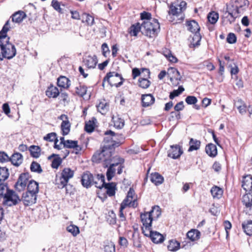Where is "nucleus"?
<instances>
[{
    "mask_svg": "<svg viewBox=\"0 0 252 252\" xmlns=\"http://www.w3.org/2000/svg\"><path fill=\"white\" fill-rule=\"evenodd\" d=\"M159 23L158 20L145 21L142 24V32L147 36H155L159 30Z\"/></svg>",
    "mask_w": 252,
    "mask_h": 252,
    "instance_id": "nucleus-1",
    "label": "nucleus"
},
{
    "mask_svg": "<svg viewBox=\"0 0 252 252\" xmlns=\"http://www.w3.org/2000/svg\"><path fill=\"white\" fill-rule=\"evenodd\" d=\"M111 154L110 150L105 147H103L101 151H97L92 157V161L94 162L99 163L103 162V166L108 167L111 160Z\"/></svg>",
    "mask_w": 252,
    "mask_h": 252,
    "instance_id": "nucleus-2",
    "label": "nucleus"
},
{
    "mask_svg": "<svg viewBox=\"0 0 252 252\" xmlns=\"http://www.w3.org/2000/svg\"><path fill=\"white\" fill-rule=\"evenodd\" d=\"M124 80L121 74L116 72H110L103 78L102 86H104V82L107 81L111 86L119 87L123 84Z\"/></svg>",
    "mask_w": 252,
    "mask_h": 252,
    "instance_id": "nucleus-3",
    "label": "nucleus"
},
{
    "mask_svg": "<svg viewBox=\"0 0 252 252\" xmlns=\"http://www.w3.org/2000/svg\"><path fill=\"white\" fill-rule=\"evenodd\" d=\"M74 175V171L69 168H65L62 172V175L59 180H57V184L59 188L64 187L68 182L70 179Z\"/></svg>",
    "mask_w": 252,
    "mask_h": 252,
    "instance_id": "nucleus-4",
    "label": "nucleus"
},
{
    "mask_svg": "<svg viewBox=\"0 0 252 252\" xmlns=\"http://www.w3.org/2000/svg\"><path fill=\"white\" fill-rule=\"evenodd\" d=\"M169 7L168 15L170 16L169 21H173L175 18H178V20H182L184 19L181 9H179L178 6V2L176 1H171Z\"/></svg>",
    "mask_w": 252,
    "mask_h": 252,
    "instance_id": "nucleus-5",
    "label": "nucleus"
},
{
    "mask_svg": "<svg viewBox=\"0 0 252 252\" xmlns=\"http://www.w3.org/2000/svg\"><path fill=\"white\" fill-rule=\"evenodd\" d=\"M9 21L8 20L3 26L0 32V60L3 59L4 43L7 42V32L10 29Z\"/></svg>",
    "mask_w": 252,
    "mask_h": 252,
    "instance_id": "nucleus-6",
    "label": "nucleus"
},
{
    "mask_svg": "<svg viewBox=\"0 0 252 252\" xmlns=\"http://www.w3.org/2000/svg\"><path fill=\"white\" fill-rule=\"evenodd\" d=\"M3 199V204L8 206L15 205L21 201L19 196L13 190L10 189Z\"/></svg>",
    "mask_w": 252,
    "mask_h": 252,
    "instance_id": "nucleus-7",
    "label": "nucleus"
},
{
    "mask_svg": "<svg viewBox=\"0 0 252 252\" xmlns=\"http://www.w3.org/2000/svg\"><path fill=\"white\" fill-rule=\"evenodd\" d=\"M7 42L4 43L3 58L11 59L13 58L16 54L15 47L13 44L9 43V37H7Z\"/></svg>",
    "mask_w": 252,
    "mask_h": 252,
    "instance_id": "nucleus-8",
    "label": "nucleus"
},
{
    "mask_svg": "<svg viewBox=\"0 0 252 252\" xmlns=\"http://www.w3.org/2000/svg\"><path fill=\"white\" fill-rule=\"evenodd\" d=\"M242 202L245 206L244 212L248 215H252V193H247L243 195Z\"/></svg>",
    "mask_w": 252,
    "mask_h": 252,
    "instance_id": "nucleus-9",
    "label": "nucleus"
},
{
    "mask_svg": "<svg viewBox=\"0 0 252 252\" xmlns=\"http://www.w3.org/2000/svg\"><path fill=\"white\" fill-rule=\"evenodd\" d=\"M28 175L26 173L21 174L15 185L16 190L19 192L23 191L28 185Z\"/></svg>",
    "mask_w": 252,
    "mask_h": 252,
    "instance_id": "nucleus-10",
    "label": "nucleus"
},
{
    "mask_svg": "<svg viewBox=\"0 0 252 252\" xmlns=\"http://www.w3.org/2000/svg\"><path fill=\"white\" fill-rule=\"evenodd\" d=\"M143 233L145 236H150L154 243H161L163 242L164 240V238L161 234L157 231H152V228L146 232H145V230L143 229Z\"/></svg>",
    "mask_w": 252,
    "mask_h": 252,
    "instance_id": "nucleus-11",
    "label": "nucleus"
},
{
    "mask_svg": "<svg viewBox=\"0 0 252 252\" xmlns=\"http://www.w3.org/2000/svg\"><path fill=\"white\" fill-rule=\"evenodd\" d=\"M140 218L144 226V227L142 228V230L144 229L145 232H146L151 229L153 218L151 217L149 213L145 212L141 214Z\"/></svg>",
    "mask_w": 252,
    "mask_h": 252,
    "instance_id": "nucleus-12",
    "label": "nucleus"
},
{
    "mask_svg": "<svg viewBox=\"0 0 252 252\" xmlns=\"http://www.w3.org/2000/svg\"><path fill=\"white\" fill-rule=\"evenodd\" d=\"M36 198L37 195L27 191L23 194L21 200L25 205L29 206L36 202Z\"/></svg>",
    "mask_w": 252,
    "mask_h": 252,
    "instance_id": "nucleus-13",
    "label": "nucleus"
},
{
    "mask_svg": "<svg viewBox=\"0 0 252 252\" xmlns=\"http://www.w3.org/2000/svg\"><path fill=\"white\" fill-rule=\"evenodd\" d=\"M183 153V152L179 145H171L170 149L168 151V157L176 159L179 158Z\"/></svg>",
    "mask_w": 252,
    "mask_h": 252,
    "instance_id": "nucleus-14",
    "label": "nucleus"
},
{
    "mask_svg": "<svg viewBox=\"0 0 252 252\" xmlns=\"http://www.w3.org/2000/svg\"><path fill=\"white\" fill-rule=\"evenodd\" d=\"M94 176L89 171L84 173L82 176L81 183L83 187L88 188L93 185Z\"/></svg>",
    "mask_w": 252,
    "mask_h": 252,
    "instance_id": "nucleus-15",
    "label": "nucleus"
},
{
    "mask_svg": "<svg viewBox=\"0 0 252 252\" xmlns=\"http://www.w3.org/2000/svg\"><path fill=\"white\" fill-rule=\"evenodd\" d=\"M236 18V16H235L234 12L231 11L230 8H227V10L223 17L222 22L225 25L227 24H231L235 21Z\"/></svg>",
    "mask_w": 252,
    "mask_h": 252,
    "instance_id": "nucleus-16",
    "label": "nucleus"
},
{
    "mask_svg": "<svg viewBox=\"0 0 252 252\" xmlns=\"http://www.w3.org/2000/svg\"><path fill=\"white\" fill-rule=\"evenodd\" d=\"M242 187L246 192L252 191V176L250 175L243 177Z\"/></svg>",
    "mask_w": 252,
    "mask_h": 252,
    "instance_id": "nucleus-17",
    "label": "nucleus"
},
{
    "mask_svg": "<svg viewBox=\"0 0 252 252\" xmlns=\"http://www.w3.org/2000/svg\"><path fill=\"white\" fill-rule=\"evenodd\" d=\"M142 105L147 107L154 104L155 97L151 94H143L141 96Z\"/></svg>",
    "mask_w": 252,
    "mask_h": 252,
    "instance_id": "nucleus-18",
    "label": "nucleus"
},
{
    "mask_svg": "<svg viewBox=\"0 0 252 252\" xmlns=\"http://www.w3.org/2000/svg\"><path fill=\"white\" fill-rule=\"evenodd\" d=\"M93 185L98 189H102L105 184V177L103 174H97L96 176L94 177Z\"/></svg>",
    "mask_w": 252,
    "mask_h": 252,
    "instance_id": "nucleus-19",
    "label": "nucleus"
},
{
    "mask_svg": "<svg viewBox=\"0 0 252 252\" xmlns=\"http://www.w3.org/2000/svg\"><path fill=\"white\" fill-rule=\"evenodd\" d=\"M84 62L88 68H94L97 63V59L95 56H88L84 59Z\"/></svg>",
    "mask_w": 252,
    "mask_h": 252,
    "instance_id": "nucleus-20",
    "label": "nucleus"
},
{
    "mask_svg": "<svg viewBox=\"0 0 252 252\" xmlns=\"http://www.w3.org/2000/svg\"><path fill=\"white\" fill-rule=\"evenodd\" d=\"M105 137L104 138V141L105 143H111V145H113V142L116 141L117 138L116 137L118 135L112 130H107L105 132Z\"/></svg>",
    "mask_w": 252,
    "mask_h": 252,
    "instance_id": "nucleus-21",
    "label": "nucleus"
},
{
    "mask_svg": "<svg viewBox=\"0 0 252 252\" xmlns=\"http://www.w3.org/2000/svg\"><path fill=\"white\" fill-rule=\"evenodd\" d=\"M27 191L37 195L39 191L38 183L32 180L29 181L27 185Z\"/></svg>",
    "mask_w": 252,
    "mask_h": 252,
    "instance_id": "nucleus-22",
    "label": "nucleus"
},
{
    "mask_svg": "<svg viewBox=\"0 0 252 252\" xmlns=\"http://www.w3.org/2000/svg\"><path fill=\"white\" fill-rule=\"evenodd\" d=\"M23 156L19 153H14L10 157V161L12 164L16 166H19L23 162Z\"/></svg>",
    "mask_w": 252,
    "mask_h": 252,
    "instance_id": "nucleus-23",
    "label": "nucleus"
},
{
    "mask_svg": "<svg viewBox=\"0 0 252 252\" xmlns=\"http://www.w3.org/2000/svg\"><path fill=\"white\" fill-rule=\"evenodd\" d=\"M167 73L169 75H172V77H171L170 79L171 81H172L173 78L178 81H181L182 79V77L181 76L179 71L174 67L169 68Z\"/></svg>",
    "mask_w": 252,
    "mask_h": 252,
    "instance_id": "nucleus-24",
    "label": "nucleus"
},
{
    "mask_svg": "<svg viewBox=\"0 0 252 252\" xmlns=\"http://www.w3.org/2000/svg\"><path fill=\"white\" fill-rule=\"evenodd\" d=\"M59 94L58 89L53 85L49 87L46 91V95L49 97L56 98Z\"/></svg>",
    "mask_w": 252,
    "mask_h": 252,
    "instance_id": "nucleus-25",
    "label": "nucleus"
},
{
    "mask_svg": "<svg viewBox=\"0 0 252 252\" xmlns=\"http://www.w3.org/2000/svg\"><path fill=\"white\" fill-rule=\"evenodd\" d=\"M63 147L75 149V150L77 151L75 152L76 154H78V152L81 150V147L78 145L77 141H73L71 140H66Z\"/></svg>",
    "mask_w": 252,
    "mask_h": 252,
    "instance_id": "nucleus-26",
    "label": "nucleus"
},
{
    "mask_svg": "<svg viewBox=\"0 0 252 252\" xmlns=\"http://www.w3.org/2000/svg\"><path fill=\"white\" fill-rule=\"evenodd\" d=\"M206 153L211 157H215L217 156L218 152L215 145L210 143L206 146Z\"/></svg>",
    "mask_w": 252,
    "mask_h": 252,
    "instance_id": "nucleus-27",
    "label": "nucleus"
},
{
    "mask_svg": "<svg viewBox=\"0 0 252 252\" xmlns=\"http://www.w3.org/2000/svg\"><path fill=\"white\" fill-rule=\"evenodd\" d=\"M187 26L188 27V30L193 33H196L200 30L198 23L194 20L188 21Z\"/></svg>",
    "mask_w": 252,
    "mask_h": 252,
    "instance_id": "nucleus-28",
    "label": "nucleus"
},
{
    "mask_svg": "<svg viewBox=\"0 0 252 252\" xmlns=\"http://www.w3.org/2000/svg\"><path fill=\"white\" fill-rule=\"evenodd\" d=\"M26 17L25 13L22 11H18L12 16V21L13 22L19 23Z\"/></svg>",
    "mask_w": 252,
    "mask_h": 252,
    "instance_id": "nucleus-29",
    "label": "nucleus"
},
{
    "mask_svg": "<svg viewBox=\"0 0 252 252\" xmlns=\"http://www.w3.org/2000/svg\"><path fill=\"white\" fill-rule=\"evenodd\" d=\"M70 80L67 77L61 76L58 79L57 83L59 87L67 89L70 85Z\"/></svg>",
    "mask_w": 252,
    "mask_h": 252,
    "instance_id": "nucleus-30",
    "label": "nucleus"
},
{
    "mask_svg": "<svg viewBox=\"0 0 252 252\" xmlns=\"http://www.w3.org/2000/svg\"><path fill=\"white\" fill-rule=\"evenodd\" d=\"M103 187L107 189L106 192L109 196L115 195L116 190V185L115 183H105Z\"/></svg>",
    "mask_w": 252,
    "mask_h": 252,
    "instance_id": "nucleus-31",
    "label": "nucleus"
},
{
    "mask_svg": "<svg viewBox=\"0 0 252 252\" xmlns=\"http://www.w3.org/2000/svg\"><path fill=\"white\" fill-rule=\"evenodd\" d=\"M151 181L158 186L161 184L164 180L163 177L158 173H152L150 177Z\"/></svg>",
    "mask_w": 252,
    "mask_h": 252,
    "instance_id": "nucleus-32",
    "label": "nucleus"
},
{
    "mask_svg": "<svg viewBox=\"0 0 252 252\" xmlns=\"http://www.w3.org/2000/svg\"><path fill=\"white\" fill-rule=\"evenodd\" d=\"M242 228L247 235H252V220H248L244 221L242 223Z\"/></svg>",
    "mask_w": 252,
    "mask_h": 252,
    "instance_id": "nucleus-33",
    "label": "nucleus"
},
{
    "mask_svg": "<svg viewBox=\"0 0 252 252\" xmlns=\"http://www.w3.org/2000/svg\"><path fill=\"white\" fill-rule=\"evenodd\" d=\"M110 166L108 167L106 172V177L108 181H110L114 176L115 173L116 171L115 168L116 166L118 165V163L109 164Z\"/></svg>",
    "mask_w": 252,
    "mask_h": 252,
    "instance_id": "nucleus-34",
    "label": "nucleus"
},
{
    "mask_svg": "<svg viewBox=\"0 0 252 252\" xmlns=\"http://www.w3.org/2000/svg\"><path fill=\"white\" fill-rule=\"evenodd\" d=\"M53 157H54V158L52 161L51 166L53 168L57 169L61 164L62 159L58 155H56L55 154H53L49 156L48 158V159H51Z\"/></svg>",
    "mask_w": 252,
    "mask_h": 252,
    "instance_id": "nucleus-35",
    "label": "nucleus"
},
{
    "mask_svg": "<svg viewBox=\"0 0 252 252\" xmlns=\"http://www.w3.org/2000/svg\"><path fill=\"white\" fill-rule=\"evenodd\" d=\"M97 111L102 115L105 114L109 110V104L104 102H100L97 106Z\"/></svg>",
    "mask_w": 252,
    "mask_h": 252,
    "instance_id": "nucleus-36",
    "label": "nucleus"
},
{
    "mask_svg": "<svg viewBox=\"0 0 252 252\" xmlns=\"http://www.w3.org/2000/svg\"><path fill=\"white\" fill-rule=\"evenodd\" d=\"M81 19L83 23H86L88 26H92L94 23V17L87 13L82 14L81 16Z\"/></svg>",
    "mask_w": 252,
    "mask_h": 252,
    "instance_id": "nucleus-37",
    "label": "nucleus"
},
{
    "mask_svg": "<svg viewBox=\"0 0 252 252\" xmlns=\"http://www.w3.org/2000/svg\"><path fill=\"white\" fill-rule=\"evenodd\" d=\"M200 232L196 229H193L189 231L187 234V236L188 238L192 241L198 240L200 237Z\"/></svg>",
    "mask_w": 252,
    "mask_h": 252,
    "instance_id": "nucleus-38",
    "label": "nucleus"
},
{
    "mask_svg": "<svg viewBox=\"0 0 252 252\" xmlns=\"http://www.w3.org/2000/svg\"><path fill=\"white\" fill-rule=\"evenodd\" d=\"M211 193L214 198L219 199L222 195L223 190L221 188L217 186H214L212 188Z\"/></svg>",
    "mask_w": 252,
    "mask_h": 252,
    "instance_id": "nucleus-39",
    "label": "nucleus"
},
{
    "mask_svg": "<svg viewBox=\"0 0 252 252\" xmlns=\"http://www.w3.org/2000/svg\"><path fill=\"white\" fill-rule=\"evenodd\" d=\"M189 148L188 150L189 152H191L194 150H197L200 147V141L196 139L190 138L189 142Z\"/></svg>",
    "mask_w": 252,
    "mask_h": 252,
    "instance_id": "nucleus-40",
    "label": "nucleus"
},
{
    "mask_svg": "<svg viewBox=\"0 0 252 252\" xmlns=\"http://www.w3.org/2000/svg\"><path fill=\"white\" fill-rule=\"evenodd\" d=\"M149 213L151 217L153 218V220L157 219L161 215L160 209L158 206L153 207L152 210Z\"/></svg>",
    "mask_w": 252,
    "mask_h": 252,
    "instance_id": "nucleus-41",
    "label": "nucleus"
},
{
    "mask_svg": "<svg viewBox=\"0 0 252 252\" xmlns=\"http://www.w3.org/2000/svg\"><path fill=\"white\" fill-rule=\"evenodd\" d=\"M8 169L6 167L0 166V181H4L9 177Z\"/></svg>",
    "mask_w": 252,
    "mask_h": 252,
    "instance_id": "nucleus-42",
    "label": "nucleus"
},
{
    "mask_svg": "<svg viewBox=\"0 0 252 252\" xmlns=\"http://www.w3.org/2000/svg\"><path fill=\"white\" fill-rule=\"evenodd\" d=\"M114 126L115 127L121 129L125 125L124 120L118 117H115L112 118Z\"/></svg>",
    "mask_w": 252,
    "mask_h": 252,
    "instance_id": "nucleus-43",
    "label": "nucleus"
},
{
    "mask_svg": "<svg viewBox=\"0 0 252 252\" xmlns=\"http://www.w3.org/2000/svg\"><path fill=\"white\" fill-rule=\"evenodd\" d=\"M140 31L142 32V24L137 23L135 25H133L130 27L129 33L131 35L136 36Z\"/></svg>",
    "mask_w": 252,
    "mask_h": 252,
    "instance_id": "nucleus-44",
    "label": "nucleus"
},
{
    "mask_svg": "<svg viewBox=\"0 0 252 252\" xmlns=\"http://www.w3.org/2000/svg\"><path fill=\"white\" fill-rule=\"evenodd\" d=\"M31 155L33 158H37L40 155V149L38 146L32 145L30 148Z\"/></svg>",
    "mask_w": 252,
    "mask_h": 252,
    "instance_id": "nucleus-45",
    "label": "nucleus"
},
{
    "mask_svg": "<svg viewBox=\"0 0 252 252\" xmlns=\"http://www.w3.org/2000/svg\"><path fill=\"white\" fill-rule=\"evenodd\" d=\"M247 106L245 103L242 102L241 100H239L237 102V108L239 112L242 115L246 114L247 112Z\"/></svg>",
    "mask_w": 252,
    "mask_h": 252,
    "instance_id": "nucleus-46",
    "label": "nucleus"
},
{
    "mask_svg": "<svg viewBox=\"0 0 252 252\" xmlns=\"http://www.w3.org/2000/svg\"><path fill=\"white\" fill-rule=\"evenodd\" d=\"M67 231L70 233L73 236H76L80 232L78 226L74 224H70L66 227Z\"/></svg>",
    "mask_w": 252,
    "mask_h": 252,
    "instance_id": "nucleus-47",
    "label": "nucleus"
},
{
    "mask_svg": "<svg viewBox=\"0 0 252 252\" xmlns=\"http://www.w3.org/2000/svg\"><path fill=\"white\" fill-rule=\"evenodd\" d=\"M208 21L212 24H215L218 20L219 14L218 13L213 11L210 12L208 15Z\"/></svg>",
    "mask_w": 252,
    "mask_h": 252,
    "instance_id": "nucleus-48",
    "label": "nucleus"
},
{
    "mask_svg": "<svg viewBox=\"0 0 252 252\" xmlns=\"http://www.w3.org/2000/svg\"><path fill=\"white\" fill-rule=\"evenodd\" d=\"M180 243L175 240H170L167 246L168 250L170 251H176L180 248Z\"/></svg>",
    "mask_w": 252,
    "mask_h": 252,
    "instance_id": "nucleus-49",
    "label": "nucleus"
},
{
    "mask_svg": "<svg viewBox=\"0 0 252 252\" xmlns=\"http://www.w3.org/2000/svg\"><path fill=\"white\" fill-rule=\"evenodd\" d=\"M61 126L63 135H66L69 133L70 130V124L69 122H62Z\"/></svg>",
    "mask_w": 252,
    "mask_h": 252,
    "instance_id": "nucleus-50",
    "label": "nucleus"
},
{
    "mask_svg": "<svg viewBox=\"0 0 252 252\" xmlns=\"http://www.w3.org/2000/svg\"><path fill=\"white\" fill-rule=\"evenodd\" d=\"M185 89L183 86H179L177 90H174L173 92L170 93L169 95L170 99H173L175 97L179 95Z\"/></svg>",
    "mask_w": 252,
    "mask_h": 252,
    "instance_id": "nucleus-51",
    "label": "nucleus"
},
{
    "mask_svg": "<svg viewBox=\"0 0 252 252\" xmlns=\"http://www.w3.org/2000/svg\"><path fill=\"white\" fill-rule=\"evenodd\" d=\"M75 90L76 93L81 96L85 95L87 91L86 87L80 85L76 87Z\"/></svg>",
    "mask_w": 252,
    "mask_h": 252,
    "instance_id": "nucleus-52",
    "label": "nucleus"
},
{
    "mask_svg": "<svg viewBox=\"0 0 252 252\" xmlns=\"http://www.w3.org/2000/svg\"><path fill=\"white\" fill-rule=\"evenodd\" d=\"M30 168L32 171L38 173H40L42 171L40 164L35 161L32 162Z\"/></svg>",
    "mask_w": 252,
    "mask_h": 252,
    "instance_id": "nucleus-53",
    "label": "nucleus"
},
{
    "mask_svg": "<svg viewBox=\"0 0 252 252\" xmlns=\"http://www.w3.org/2000/svg\"><path fill=\"white\" fill-rule=\"evenodd\" d=\"M10 190L8 186L4 184H0V197L2 199L6 195Z\"/></svg>",
    "mask_w": 252,
    "mask_h": 252,
    "instance_id": "nucleus-54",
    "label": "nucleus"
},
{
    "mask_svg": "<svg viewBox=\"0 0 252 252\" xmlns=\"http://www.w3.org/2000/svg\"><path fill=\"white\" fill-rule=\"evenodd\" d=\"M95 125L94 122L89 121L87 122L85 126V130L89 133L92 132L94 129Z\"/></svg>",
    "mask_w": 252,
    "mask_h": 252,
    "instance_id": "nucleus-55",
    "label": "nucleus"
},
{
    "mask_svg": "<svg viewBox=\"0 0 252 252\" xmlns=\"http://www.w3.org/2000/svg\"><path fill=\"white\" fill-rule=\"evenodd\" d=\"M139 83L140 87L143 89H147L150 86L151 82L147 79L139 78Z\"/></svg>",
    "mask_w": 252,
    "mask_h": 252,
    "instance_id": "nucleus-56",
    "label": "nucleus"
},
{
    "mask_svg": "<svg viewBox=\"0 0 252 252\" xmlns=\"http://www.w3.org/2000/svg\"><path fill=\"white\" fill-rule=\"evenodd\" d=\"M43 139L47 141L55 142L56 139H58L57 137V134L55 132L49 133L43 137Z\"/></svg>",
    "mask_w": 252,
    "mask_h": 252,
    "instance_id": "nucleus-57",
    "label": "nucleus"
},
{
    "mask_svg": "<svg viewBox=\"0 0 252 252\" xmlns=\"http://www.w3.org/2000/svg\"><path fill=\"white\" fill-rule=\"evenodd\" d=\"M105 252H115V245L112 242H108L107 244L104 246Z\"/></svg>",
    "mask_w": 252,
    "mask_h": 252,
    "instance_id": "nucleus-58",
    "label": "nucleus"
},
{
    "mask_svg": "<svg viewBox=\"0 0 252 252\" xmlns=\"http://www.w3.org/2000/svg\"><path fill=\"white\" fill-rule=\"evenodd\" d=\"M10 161V157L4 152H0V162L4 163Z\"/></svg>",
    "mask_w": 252,
    "mask_h": 252,
    "instance_id": "nucleus-59",
    "label": "nucleus"
},
{
    "mask_svg": "<svg viewBox=\"0 0 252 252\" xmlns=\"http://www.w3.org/2000/svg\"><path fill=\"white\" fill-rule=\"evenodd\" d=\"M185 101L188 104H195L197 102V99L195 96L189 95L186 98Z\"/></svg>",
    "mask_w": 252,
    "mask_h": 252,
    "instance_id": "nucleus-60",
    "label": "nucleus"
},
{
    "mask_svg": "<svg viewBox=\"0 0 252 252\" xmlns=\"http://www.w3.org/2000/svg\"><path fill=\"white\" fill-rule=\"evenodd\" d=\"M236 36L233 33H229L226 38V40L230 44H233L236 42Z\"/></svg>",
    "mask_w": 252,
    "mask_h": 252,
    "instance_id": "nucleus-61",
    "label": "nucleus"
},
{
    "mask_svg": "<svg viewBox=\"0 0 252 252\" xmlns=\"http://www.w3.org/2000/svg\"><path fill=\"white\" fill-rule=\"evenodd\" d=\"M140 17L142 20H145L146 21L152 20L153 19L151 18V14L147 12H143L141 13Z\"/></svg>",
    "mask_w": 252,
    "mask_h": 252,
    "instance_id": "nucleus-62",
    "label": "nucleus"
},
{
    "mask_svg": "<svg viewBox=\"0 0 252 252\" xmlns=\"http://www.w3.org/2000/svg\"><path fill=\"white\" fill-rule=\"evenodd\" d=\"M132 200H131V198H128L127 196H126V198H125L122 203H121V205L122 206V209H124L126 208V207L127 206H128L130 203H131V201Z\"/></svg>",
    "mask_w": 252,
    "mask_h": 252,
    "instance_id": "nucleus-63",
    "label": "nucleus"
},
{
    "mask_svg": "<svg viewBox=\"0 0 252 252\" xmlns=\"http://www.w3.org/2000/svg\"><path fill=\"white\" fill-rule=\"evenodd\" d=\"M102 54L104 57H107V53H109V49L107 44L104 43L101 45Z\"/></svg>",
    "mask_w": 252,
    "mask_h": 252,
    "instance_id": "nucleus-64",
    "label": "nucleus"
}]
</instances>
